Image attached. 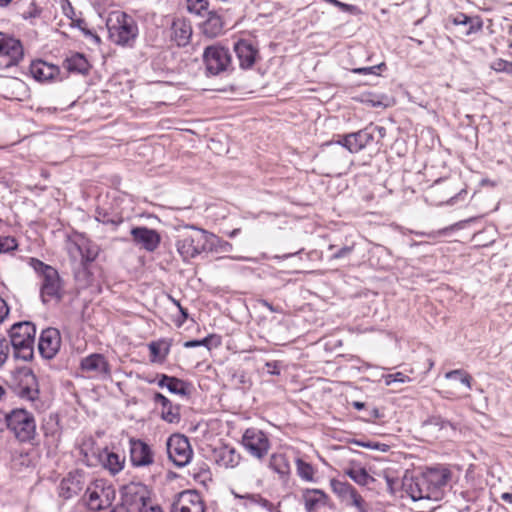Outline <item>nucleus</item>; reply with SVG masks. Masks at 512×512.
Wrapping results in <instances>:
<instances>
[{"label": "nucleus", "mask_w": 512, "mask_h": 512, "mask_svg": "<svg viewBox=\"0 0 512 512\" xmlns=\"http://www.w3.org/2000/svg\"><path fill=\"white\" fill-rule=\"evenodd\" d=\"M188 231L178 235L176 249L183 261H189L207 250H211L217 237L205 229L194 225L186 227Z\"/></svg>", "instance_id": "f257e3e1"}, {"label": "nucleus", "mask_w": 512, "mask_h": 512, "mask_svg": "<svg viewBox=\"0 0 512 512\" xmlns=\"http://www.w3.org/2000/svg\"><path fill=\"white\" fill-rule=\"evenodd\" d=\"M110 40L121 46H132L137 35L138 26L135 20L122 11L110 13L107 19Z\"/></svg>", "instance_id": "f03ea898"}, {"label": "nucleus", "mask_w": 512, "mask_h": 512, "mask_svg": "<svg viewBox=\"0 0 512 512\" xmlns=\"http://www.w3.org/2000/svg\"><path fill=\"white\" fill-rule=\"evenodd\" d=\"M114 487L105 479H94L87 484L82 500L91 511L109 508L115 499Z\"/></svg>", "instance_id": "7ed1b4c3"}, {"label": "nucleus", "mask_w": 512, "mask_h": 512, "mask_svg": "<svg viewBox=\"0 0 512 512\" xmlns=\"http://www.w3.org/2000/svg\"><path fill=\"white\" fill-rule=\"evenodd\" d=\"M10 343L17 361L32 360V322L14 323L9 330Z\"/></svg>", "instance_id": "20e7f679"}, {"label": "nucleus", "mask_w": 512, "mask_h": 512, "mask_svg": "<svg viewBox=\"0 0 512 512\" xmlns=\"http://www.w3.org/2000/svg\"><path fill=\"white\" fill-rule=\"evenodd\" d=\"M34 271L37 272L41 281L40 296L43 302L59 300L61 296V281L58 271L35 258Z\"/></svg>", "instance_id": "39448f33"}, {"label": "nucleus", "mask_w": 512, "mask_h": 512, "mask_svg": "<svg viewBox=\"0 0 512 512\" xmlns=\"http://www.w3.org/2000/svg\"><path fill=\"white\" fill-rule=\"evenodd\" d=\"M7 428L22 443L32 440V415L24 408H15L5 415Z\"/></svg>", "instance_id": "423d86ee"}, {"label": "nucleus", "mask_w": 512, "mask_h": 512, "mask_svg": "<svg viewBox=\"0 0 512 512\" xmlns=\"http://www.w3.org/2000/svg\"><path fill=\"white\" fill-rule=\"evenodd\" d=\"M421 476L425 485L429 488L431 500L437 501L442 498L444 488L451 480L452 473L448 467L436 465L426 468Z\"/></svg>", "instance_id": "0eeeda50"}, {"label": "nucleus", "mask_w": 512, "mask_h": 512, "mask_svg": "<svg viewBox=\"0 0 512 512\" xmlns=\"http://www.w3.org/2000/svg\"><path fill=\"white\" fill-rule=\"evenodd\" d=\"M241 444L251 456L258 460L264 459L271 447L268 435L255 427L247 428L244 431Z\"/></svg>", "instance_id": "6e6552de"}, {"label": "nucleus", "mask_w": 512, "mask_h": 512, "mask_svg": "<svg viewBox=\"0 0 512 512\" xmlns=\"http://www.w3.org/2000/svg\"><path fill=\"white\" fill-rule=\"evenodd\" d=\"M169 459L177 467L188 465L193 458V449L189 439L183 434H172L166 443Z\"/></svg>", "instance_id": "1a4fd4ad"}, {"label": "nucleus", "mask_w": 512, "mask_h": 512, "mask_svg": "<svg viewBox=\"0 0 512 512\" xmlns=\"http://www.w3.org/2000/svg\"><path fill=\"white\" fill-rule=\"evenodd\" d=\"M32 366L30 361L17 364L12 372L10 387L20 398L32 400Z\"/></svg>", "instance_id": "9d476101"}, {"label": "nucleus", "mask_w": 512, "mask_h": 512, "mask_svg": "<svg viewBox=\"0 0 512 512\" xmlns=\"http://www.w3.org/2000/svg\"><path fill=\"white\" fill-rule=\"evenodd\" d=\"M203 60L207 71L212 75H218L230 66L231 55L228 49L219 45H211L205 48Z\"/></svg>", "instance_id": "9b49d317"}, {"label": "nucleus", "mask_w": 512, "mask_h": 512, "mask_svg": "<svg viewBox=\"0 0 512 512\" xmlns=\"http://www.w3.org/2000/svg\"><path fill=\"white\" fill-rule=\"evenodd\" d=\"M23 47L19 40L0 33V69L15 66L23 58Z\"/></svg>", "instance_id": "f8f14e48"}, {"label": "nucleus", "mask_w": 512, "mask_h": 512, "mask_svg": "<svg viewBox=\"0 0 512 512\" xmlns=\"http://www.w3.org/2000/svg\"><path fill=\"white\" fill-rule=\"evenodd\" d=\"M206 502L196 490L180 492L172 503L171 512H206Z\"/></svg>", "instance_id": "ddd939ff"}, {"label": "nucleus", "mask_w": 512, "mask_h": 512, "mask_svg": "<svg viewBox=\"0 0 512 512\" xmlns=\"http://www.w3.org/2000/svg\"><path fill=\"white\" fill-rule=\"evenodd\" d=\"M80 369L89 378H108L111 376V366L103 354L93 353L84 357Z\"/></svg>", "instance_id": "4468645a"}, {"label": "nucleus", "mask_w": 512, "mask_h": 512, "mask_svg": "<svg viewBox=\"0 0 512 512\" xmlns=\"http://www.w3.org/2000/svg\"><path fill=\"white\" fill-rule=\"evenodd\" d=\"M87 474L83 470L70 471L60 482L59 496L63 499H71L87 487Z\"/></svg>", "instance_id": "2eb2a0df"}, {"label": "nucleus", "mask_w": 512, "mask_h": 512, "mask_svg": "<svg viewBox=\"0 0 512 512\" xmlns=\"http://www.w3.org/2000/svg\"><path fill=\"white\" fill-rule=\"evenodd\" d=\"M233 50L243 70L251 69L260 59L258 47L247 39H239L234 43Z\"/></svg>", "instance_id": "dca6fc26"}, {"label": "nucleus", "mask_w": 512, "mask_h": 512, "mask_svg": "<svg viewBox=\"0 0 512 512\" xmlns=\"http://www.w3.org/2000/svg\"><path fill=\"white\" fill-rule=\"evenodd\" d=\"M301 502L306 512H323L330 507L329 495L317 488H306L301 492Z\"/></svg>", "instance_id": "f3484780"}, {"label": "nucleus", "mask_w": 512, "mask_h": 512, "mask_svg": "<svg viewBox=\"0 0 512 512\" xmlns=\"http://www.w3.org/2000/svg\"><path fill=\"white\" fill-rule=\"evenodd\" d=\"M151 499V492L148 487L140 482H131L122 488L123 505L134 506L136 509L140 505Z\"/></svg>", "instance_id": "a211bd4d"}, {"label": "nucleus", "mask_w": 512, "mask_h": 512, "mask_svg": "<svg viewBox=\"0 0 512 512\" xmlns=\"http://www.w3.org/2000/svg\"><path fill=\"white\" fill-rule=\"evenodd\" d=\"M131 464L135 467H146L154 463V453L151 447L140 439L129 440Z\"/></svg>", "instance_id": "6ab92c4d"}, {"label": "nucleus", "mask_w": 512, "mask_h": 512, "mask_svg": "<svg viewBox=\"0 0 512 512\" xmlns=\"http://www.w3.org/2000/svg\"><path fill=\"white\" fill-rule=\"evenodd\" d=\"M130 234L133 242L148 252H154L161 243L160 234L145 226L133 227Z\"/></svg>", "instance_id": "aec40b11"}, {"label": "nucleus", "mask_w": 512, "mask_h": 512, "mask_svg": "<svg viewBox=\"0 0 512 512\" xmlns=\"http://www.w3.org/2000/svg\"><path fill=\"white\" fill-rule=\"evenodd\" d=\"M61 346V335L56 328H47L42 331L38 350L45 359H52L59 351Z\"/></svg>", "instance_id": "412c9836"}, {"label": "nucleus", "mask_w": 512, "mask_h": 512, "mask_svg": "<svg viewBox=\"0 0 512 512\" xmlns=\"http://www.w3.org/2000/svg\"><path fill=\"white\" fill-rule=\"evenodd\" d=\"M374 140L373 135L367 130H360L355 133L339 136L336 141L339 145L345 147L351 153H358Z\"/></svg>", "instance_id": "4be33fe9"}, {"label": "nucleus", "mask_w": 512, "mask_h": 512, "mask_svg": "<svg viewBox=\"0 0 512 512\" xmlns=\"http://www.w3.org/2000/svg\"><path fill=\"white\" fill-rule=\"evenodd\" d=\"M213 458L218 467L224 469L235 468L242 460L240 452H238L234 447L228 445L215 449L213 452Z\"/></svg>", "instance_id": "5701e85b"}, {"label": "nucleus", "mask_w": 512, "mask_h": 512, "mask_svg": "<svg viewBox=\"0 0 512 512\" xmlns=\"http://www.w3.org/2000/svg\"><path fill=\"white\" fill-rule=\"evenodd\" d=\"M403 490L413 501L422 499L431 500L429 488L425 485L422 476L404 478Z\"/></svg>", "instance_id": "b1692460"}, {"label": "nucleus", "mask_w": 512, "mask_h": 512, "mask_svg": "<svg viewBox=\"0 0 512 512\" xmlns=\"http://www.w3.org/2000/svg\"><path fill=\"white\" fill-rule=\"evenodd\" d=\"M343 473L359 486H368L375 481L367 469L358 461L351 460L343 468Z\"/></svg>", "instance_id": "393cba45"}, {"label": "nucleus", "mask_w": 512, "mask_h": 512, "mask_svg": "<svg viewBox=\"0 0 512 512\" xmlns=\"http://www.w3.org/2000/svg\"><path fill=\"white\" fill-rule=\"evenodd\" d=\"M153 401L161 406L160 415L162 420L168 423H178L180 421V407L173 404L166 396L157 392L153 396Z\"/></svg>", "instance_id": "a878e982"}, {"label": "nucleus", "mask_w": 512, "mask_h": 512, "mask_svg": "<svg viewBox=\"0 0 512 512\" xmlns=\"http://www.w3.org/2000/svg\"><path fill=\"white\" fill-rule=\"evenodd\" d=\"M171 31V38L177 46H186L190 42L192 27L187 19L183 17L174 19L171 25Z\"/></svg>", "instance_id": "bb28decb"}, {"label": "nucleus", "mask_w": 512, "mask_h": 512, "mask_svg": "<svg viewBox=\"0 0 512 512\" xmlns=\"http://www.w3.org/2000/svg\"><path fill=\"white\" fill-rule=\"evenodd\" d=\"M448 21L455 26H462L461 34L470 36L482 30L483 24L478 17H470L464 13H457L448 17Z\"/></svg>", "instance_id": "cd10ccee"}, {"label": "nucleus", "mask_w": 512, "mask_h": 512, "mask_svg": "<svg viewBox=\"0 0 512 512\" xmlns=\"http://www.w3.org/2000/svg\"><path fill=\"white\" fill-rule=\"evenodd\" d=\"M172 344L173 341L169 338H161L155 341H151L148 344L150 362L163 364L170 353Z\"/></svg>", "instance_id": "c85d7f7f"}, {"label": "nucleus", "mask_w": 512, "mask_h": 512, "mask_svg": "<svg viewBox=\"0 0 512 512\" xmlns=\"http://www.w3.org/2000/svg\"><path fill=\"white\" fill-rule=\"evenodd\" d=\"M60 70L58 66L42 60L34 61V80L46 83L58 78Z\"/></svg>", "instance_id": "c756f323"}, {"label": "nucleus", "mask_w": 512, "mask_h": 512, "mask_svg": "<svg viewBox=\"0 0 512 512\" xmlns=\"http://www.w3.org/2000/svg\"><path fill=\"white\" fill-rule=\"evenodd\" d=\"M206 15V20L200 24L201 32L209 38H215L223 31L222 17L215 11H209Z\"/></svg>", "instance_id": "7c9ffc66"}, {"label": "nucleus", "mask_w": 512, "mask_h": 512, "mask_svg": "<svg viewBox=\"0 0 512 512\" xmlns=\"http://www.w3.org/2000/svg\"><path fill=\"white\" fill-rule=\"evenodd\" d=\"M64 67L69 72L86 75L88 74L91 65L84 54L76 52L72 53L65 59Z\"/></svg>", "instance_id": "2f4dec72"}, {"label": "nucleus", "mask_w": 512, "mask_h": 512, "mask_svg": "<svg viewBox=\"0 0 512 512\" xmlns=\"http://www.w3.org/2000/svg\"><path fill=\"white\" fill-rule=\"evenodd\" d=\"M269 468L277 473L281 478H286L291 473L290 462L286 454L276 452L270 456Z\"/></svg>", "instance_id": "473e14b6"}, {"label": "nucleus", "mask_w": 512, "mask_h": 512, "mask_svg": "<svg viewBox=\"0 0 512 512\" xmlns=\"http://www.w3.org/2000/svg\"><path fill=\"white\" fill-rule=\"evenodd\" d=\"M103 466L109 470L111 474H117L124 468L125 457L115 452H105L104 458L102 459Z\"/></svg>", "instance_id": "72a5a7b5"}, {"label": "nucleus", "mask_w": 512, "mask_h": 512, "mask_svg": "<svg viewBox=\"0 0 512 512\" xmlns=\"http://www.w3.org/2000/svg\"><path fill=\"white\" fill-rule=\"evenodd\" d=\"M330 488L341 502H343L347 498V496L350 495L356 489L349 482L335 478L330 480Z\"/></svg>", "instance_id": "f704fd0d"}, {"label": "nucleus", "mask_w": 512, "mask_h": 512, "mask_svg": "<svg viewBox=\"0 0 512 512\" xmlns=\"http://www.w3.org/2000/svg\"><path fill=\"white\" fill-rule=\"evenodd\" d=\"M297 475L305 482H315L316 469L314 466L301 458L296 459Z\"/></svg>", "instance_id": "c9c22d12"}, {"label": "nucleus", "mask_w": 512, "mask_h": 512, "mask_svg": "<svg viewBox=\"0 0 512 512\" xmlns=\"http://www.w3.org/2000/svg\"><path fill=\"white\" fill-rule=\"evenodd\" d=\"M74 248L77 252H79V254L81 256V263L84 266L93 262L98 256L97 247L91 246L88 243H82V244L75 243Z\"/></svg>", "instance_id": "e433bc0d"}, {"label": "nucleus", "mask_w": 512, "mask_h": 512, "mask_svg": "<svg viewBox=\"0 0 512 512\" xmlns=\"http://www.w3.org/2000/svg\"><path fill=\"white\" fill-rule=\"evenodd\" d=\"M243 499H246L250 503L257 504L267 512H279L278 508L280 504H274L267 498L263 497L261 494H246L242 496Z\"/></svg>", "instance_id": "4c0bfd02"}, {"label": "nucleus", "mask_w": 512, "mask_h": 512, "mask_svg": "<svg viewBox=\"0 0 512 512\" xmlns=\"http://www.w3.org/2000/svg\"><path fill=\"white\" fill-rule=\"evenodd\" d=\"M342 503H344L346 506L355 508L357 512H368V503L357 489L348 495Z\"/></svg>", "instance_id": "58836bf2"}, {"label": "nucleus", "mask_w": 512, "mask_h": 512, "mask_svg": "<svg viewBox=\"0 0 512 512\" xmlns=\"http://www.w3.org/2000/svg\"><path fill=\"white\" fill-rule=\"evenodd\" d=\"M355 249V243L352 242L351 244H346L341 248H337V245L330 244L328 246V250L332 252L330 259L331 260H338L343 258H348Z\"/></svg>", "instance_id": "ea45409f"}, {"label": "nucleus", "mask_w": 512, "mask_h": 512, "mask_svg": "<svg viewBox=\"0 0 512 512\" xmlns=\"http://www.w3.org/2000/svg\"><path fill=\"white\" fill-rule=\"evenodd\" d=\"M445 378L446 379H457L459 380L462 384H464L468 389H471L472 388V381H473V378L472 376L466 372L465 370H462V369H456V370H452V371H449L445 374Z\"/></svg>", "instance_id": "a19ab883"}, {"label": "nucleus", "mask_w": 512, "mask_h": 512, "mask_svg": "<svg viewBox=\"0 0 512 512\" xmlns=\"http://www.w3.org/2000/svg\"><path fill=\"white\" fill-rule=\"evenodd\" d=\"M209 8V0H187V9L190 13L205 16Z\"/></svg>", "instance_id": "79ce46f5"}, {"label": "nucleus", "mask_w": 512, "mask_h": 512, "mask_svg": "<svg viewBox=\"0 0 512 512\" xmlns=\"http://www.w3.org/2000/svg\"><path fill=\"white\" fill-rule=\"evenodd\" d=\"M71 21L72 27H77L78 29H80L86 37L92 38L96 44L101 43V38L95 32L88 29L87 23L84 19L79 17H71Z\"/></svg>", "instance_id": "37998d69"}, {"label": "nucleus", "mask_w": 512, "mask_h": 512, "mask_svg": "<svg viewBox=\"0 0 512 512\" xmlns=\"http://www.w3.org/2000/svg\"><path fill=\"white\" fill-rule=\"evenodd\" d=\"M164 380L168 381L169 384L167 385V389L170 392L179 395L186 394V384L183 380L172 376H170V378H164Z\"/></svg>", "instance_id": "c03bdc74"}, {"label": "nucleus", "mask_w": 512, "mask_h": 512, "mask_svg": "<svg viewBox=\"0 0 512 512\" xmlns=\"http://www.w3.org/2000/svg\"><path fill=\"white\" fill-rule=\"evenodd\" d=\"M491 68L496 72H504L512 75V62L504 59H497L491 64Z\"/></svg>", "instance_id": "a18cd8bd"}, {"label": "nucleus", "mask_w": 512, "mask_h": 512, "mask_svg": "<svg viewBox=\"0 0 512 512\" xmlns=\"http://www.w3.org/2000/svg\"><path fill=\"white\" fill-rule=\"evenodd\" d=\"M17 248L15 238L10 236H0V253H7Z\"/></svg>", "instance_id": "49530a36"}, {"label": "nucleus", "mask_w": 512, "mask_h": 512, "mask_svg": "<svg viewBox=\"0 0 512 512\" xmlns=\"http://www.w3.org/2000/svg\"><path fill=\"white\" fill-rule=\"evenodd\" d=\"M384 381H385L386 385H391L394 382H399V383L409 382L410 378H409V376H407L406 374H404L402 372H396V373H391V374L385 375Z\"/></svg>", "instance_id": "de8ad7c7"}, {"label": "nucleus", "mask_w": 512, "mask_h": 512, "mask_svg": "<svg viewBox=\"0 0 512 512\" xmlns=\"http://www.w3.org/2000/svg\"><path fill=\"white\" fill-rule=\"evenodd\" d=\"M201 346L211 350L212 347H219L221 345V337L216 334H209L200 340Z\"/></svg>", "instance_id": "09e8293b"}, {"label": "nucleus", "mask_w": 512, "mask_h": 512, "mask_svg": "<svg viewBox=\"0 0 512 512\" xmlns=\"http://www.w3.org/2000/svg\"><path fill=\"white\" fill-rule=\"evenodd\" d=\"M385 67H386L385 63H381L376 66L355 68L352 70V72L355 74H360V75H369V74L378 75L377 71L380 70L381 68H385Z\"/></svg>", "instance_id": "8fccbe9b"}, {"label": "nucleus", "mask_w": 512, "mask_h": 512, "mask_svg": "<svg viewBox=\"0 0 512 512\" xmlns=\"http://www.w3.org/2000/svg\"><path fill=\"white\" fill-rule=\"evenodd\" d=\"M138 512H164L162 507L154 502L152 498L144 503V505H140L137 509Z\"/></svg>", "instance_id": "3c124183"}, {"label": "nucleus", "mask_w": 512, "mask_h": 512, "mask_svg": "<svg viewBox=\"0 0 512 512\" xmlns=\"http://www.w3.org/2000/svg\"><path fill=\"white\" fill-rule=\"evenodd\" d=\"M9 353V345L5 337L0 333V367L5 363Z\"/></svg>", "instance_id": "603ef678"}, {"label": "nucleus", "mask_w": 512, "mask_h": 512, "mask_svg": "<svg viewBox=\"0 0 512 512\" xmlns=\"http://www.w3.org/2000/svg\"><path fill=\"white\" fill-rule=\"evenodd\" d=\"M357 445L361 446V447H364V448H368V449H374V450H381V451H385L387 445L385 444H380V443H376V442H364V441H357L356 442Z\"/></svg>", "instance_id": "864d4df0"}, {"label": "nucleus", "mask_w": 512, "mask_h": 512, "mask_svg": "<svg viewBox=\"0 0 512 512\" xmlns=\"http://www.w3.org/2000/svg\"><path fill=\"white\" fill-rule=\"evenodd\" d=\"M454 228H455V225H452V226L445 227V228L437 230V231H433V232H430V233H421V234L422 235H426V236H428L430 238H436L437 236H441V235L447 234L449 231H452Z\"/></svg>", "instance_id": "5fc2aeb1"}, {"label": "nucleus", "mask_w": 512, "mask_h": 512, "mask_svg": "<svg viewBox=\"0 0 512 512\" xmlns=\"http://www.w3.org/2000/svg\"><path fill=\"white\" fill-rule=\"evenodd\" d=\"M9 314V307L6 301L0 297V323L4 321V319Z\"/></svg>", "instance_id": "6e6d98bb"}, {"label": "nucleus", "mask_w": 512, "mask_h": 512, "mask_svg": "<svg viewBox=\"0 0 512 512\" xmlns=\"http://www.w3.org/2000/svg\"><path fill=\"white\" fill-rule=\"evenodd\" d=\"M380 417H382V413H380L378 408L373 407L368 411L367 417L365 418V420L366 421H374Z\"/></svg>", "instance_id": "4d7b16f0"}, {"label": "nucleus", "mask_w": 512, "mask_h": 512, "mask_svg": "<svg viewBox=\"0 0 512 512\" xmlns=\"http://www.w3.org/2000/svg\"><path fill=\"white\" fill-rule=\"evenodd\" d=\"M63 10H64V13L71 19V17H74L76 18V13L73 9V7L71 6V4L69 2H67L66 5L63 6Z\"/></svg>", "instance_id": "13d9d810"}, {"label": "nucleus", "mask_w": 512, "mask_h": 512, "mask_svg": "<svg viewBox=\"0 0 512 512\" xmlns=\"http://www.w3.org/2000/svg\"><path fill=\"white\" fill-rule=\"evenodd\" d=\"M173 303L178 307L179 309V312H180V315L181 316H185L186 319H188L189 317V314H188V310L186 308H184L179 301L173 299Z\"/></svg>", "instance_id": "bf43d9fd"}, {"label": "nucleus", "mask_w": 512, "mask_h": 512, "mask_svg": "<svg viewBox=\"0 0 512 512\" xmlns=\"http://www.w3.org/2000/svg\"><path fill=\"white\" fill-rule=\"evenodd\" d=\"M158 386L163 388V387H166L167 388V385L169 384L168 381L164 380V378H170V376L166 375V374H160L158 375Z\"/></svg>", "instance_id": "052dcab7"}, {"label": "nucleus", "mask_w": 512, "mask_h": 512, "mask_svg": "<svg viewBox=\"0 0 512 512\" xmlns=\"http://www.w3.org/2000/svg\"><path fill=\"white\" fill-rule=\"evenodd\" d=\"M186 321H187V319L185 318V316H181V315L175 317L173 320L175 326L178 328L182 327Z\"/></svg>", "instance_id": "680f3d73"}, {"label": "nucleus", "mask_w": 512, "mask_h": 512, "mask_svg": "<svg viewBox=\"0 0 512 512\" xmlns=\"http://www.w3.org/2000/svg\"><path fill=\"white\" fill-rule=\"evenodd\" d=\"M183 346L185 348H194V347H198V346H201V343H200V340H189V341H186Z\"/></svg>", "instance_id": "e2e57ef3"}, {"label": "nucleus", "mask_w": 512, "mask_h": 512, "mask_svg": "<svg viewBox=\"0 0 512 512\" xmlns=\"http://www.w3.org/2000/svg\"><path fill=\"white\" fill-rule=\"evenodd\" d=\"M363 101L370 103L373 107H378V106L382 105V101H380V100L366 99Z\"/></svg>", "instance_id": "0e129e2a"}, {"label": "nucleus", "mask_w": 512, "mask_h": 512, "mask_svg": "<svg viewBox=\"0 0 512 512\" xmlns=\"http://www.w3.org/2000/svg\"><path fill=\"white\" fill-rule=\"evenodd\" d=\"M352 406L357 409V410H361V409H364L365 408V403L363 402H359V401H354L352 403Z\"/></svg>", "instance_id": "69168bd1"}, {"label": "nucleus", "mask_w": 512, "mask_h": 512, "mask_svg": "<svg viewBox=\"0 0 512 512\" xmlns=\"http://www.w3.org/2000/svg\"><path fill=\"white\" fill-rule=\"evenodd\" d=\"M110 512H127L124 505L114 507Z\"/></svg>", "instance_id": "338daca9"}, {"label": "nucleus", "mask_w": 512, "mask_h": 512, "mask_svg": "<svg viewBox=\"0 0 512 512\" xmlns=\"http://www.w3.org/2000/svg\"><path fill=\"white\" fill-rule=\"evenodd\" d=\"M263 304H264L265 307H267L272 312H277L278 311L276 308L273 307L272 304L268 303L267 301H264Z\"/></svg>", "instance_id": "774afa93"}]
</instances>
